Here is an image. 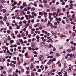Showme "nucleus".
I'll use <instances>...</instances> for the list:
<instances>
[{
  "mask_svg": "<svg viewBox=\"0 0 76 76\" xmlns=\"http://www.w3.org/2000/svg\"><path fill=\"white\" fill-rule=\"evenodd\" d=\"M0 12H3L4 13H6V9H2L0 10Z\"/></svg>",
  "mask_w": 76,
  "mask_h": 76,
  "instance_id": "1",
  "label": "nucleus"
},
{
  "mask_svg": "<svg viewBox=\"0 0 76 76\" xmlns=\"http://www.w3.org/2000/svg\"><path fill=\"white\" fill-rule=\"evenodd\" d=\"M43 12L44 14V17H45V18H47V13L45 12V11H43Z\"/></svg>",
  "mask_w": 76,
  "mask_h": 76,
  "instance_id": "2",
  "label": "nucleus"
},
{
  "mask_svg": "<svg viewBox=\"0 0 76 76\" xmlns=\"http://www.w3.org/2000/svg\"><path fill=\"white\" fill-rule=\"evenodd\" d=\"M15 72V73H19V75H20L21 73L20 71H18V69H16V71Z\"/></svg>",
  "mask_w": 76,
  "mask_h": 76,
  "instance_id": "3",
  "label": "nucleus"
},
{
  "mask_svg": "<svg viewBox=\"0 0 76 76\" xmlns=\"http://www.w3.org/2000/svg\"><path fill=\"white\" fill-rule=\"evenodd\" d=\"M50 24H52V23H51V22L49 21L47 23V26H50Z\"/></svg>",
  "mask_w": 76,
  "mask_h": 76,
  "instance_id": "4",
  "label": "nucleus"
},
{
  "mask_svg": "<svg viewBox=\"0 0 76 76\" xmlns=\"http://www.w3.org/2000/svg\"><path fill=\"white\" fill-rule=\"evenodd\" d=\"M52 11H56V8H55L54 7H53L52 8Z\"/></svg>",
  "mask_w": 76,
  "mask_h": 76,
  "instance_id": "5",
  "label": "nucleus"
},
{
  "mask_svg": "<svg viewBox=\"0 0 76 76\" xmlns=\"http://www.w3.org/2000/svg\"><path fill=\"white\" fill-rule=\"evenodd\" d=\"M31 47H32V48H34V47H35V44L34 43H31Z\"/></svg>",
  "mask_w": 76,
  "mask_h": 76,
  "instance_id": "6",
  "label": "nucleus"
},
{
  "mask_svg": "<svg viewBox=\"0 0 76 76\" xmlns=\"http://www.w3.org/2000/svg\"><path fill=\"white\" fill-rule=\"evenodd\" d=\"M1 3L3 4V3H6V1L4 0H1Z\"/></svg>",
  "mask_w": 76,
  "mask_h": 76,
  "instance_id": "7",
  "label": "nucleus"
},
{
  "mask_svg": "<svg viewBox=\"0 0 76 76\" xmlns=\"http://www.w3.org/2000/svg\"><path fill=\"white\" fill-rule=\"evenodd\" d=\"M44 57V55H41L40 56H38V58H39V59L41 60V57Z\"/></svg>",
  "mask_w": 76,
  "mask_h": 76,
  "instance_id": "8",
  "label": "nucleus"
},
{
  "mask_svg": "<svg viewBox=\"0 0 76 76\" xmlns=\"http://www.w3.org/2000/svg\"><path fill=\"white\" fill-rule=\"evenodd\" d=\"M33 3L32 2H30L28 4V6L29 7L31 6H32V5H33Z\"/></svg>",
  "mask_w": 76,
  "mask_h": 76,
  "instance_id": "9",
  "label": "nucleus"
},
{
  "mask_svg": "<svg viewBox=\"0 0 76 76\" xmlns=\"http://www.w3.org/2000/svg\"><path fill=\"white\" fill-rule=\"evenodd\" d=\"M60 10H61L60 9L58 8L57 10V13H60Z\"/></svg>",
  "mask_w": 76,
  "mask_h": 76,
  "instance_id": "10",
  "label": "nucleus"
},
{
  "mask_svg": "<svg viewBox=\"0 0 76 76\" xmlns=\"http://www.w3.org/2000/svg\"><path fill=\"white\" fill-rule=\"evenodd\" d=\"M11 63H14V64H16V61H11Z\"/></svg>",
  "mask_w": 76,
  "mask_h": 76,
  "instance_id": "11",
  "label": "nucleus"
},
{
  "mask_svg": "<svg viewBox=\"0 0 76 76\" xmlns=\"http://www.w3.org/2000/svg\"><path fill=\"white\" fill-rule=\"evenodd\" d=\"M70 26L69 24L67 25L66 26V28H70Z\"/></svg>",
  "mask_w": 76,
  "mask_h": 76,
  "instance_id": "12",
  "label": "nucleus"
},
{
  "mask_svg": "<svg viewBox=\"0 0 76 76\" xmlns=\"http://www.w3.org/2000/svg\"><path fill=\"white\" fill-rule=\"evenodd\" d=\"M71 24L72 25H76V23L74 22L73 21H71Z\"/></svg>",
  "mask_w": 76,
  "mask_h": 76,
  "instance_id": "13",
  "label": "nucleus"
},
{
  "mask_svg": "<svg viewBox=\"0 0 76 76\" xmlns=\"http://www.w3.org/2000/svg\"><path fill=\"white\" fill-rule=\"evenodd\" d=\"M50 26H51V28H52V29H53V28H54V25L52 24H50Z\"/></svg>",
  "mask_w": 76,
  "mask_h": 76,
  "instance_id": "14",
  "label": "nucleus"
},
{
  "mask_svg": "<svg viewBox=\"0 0 76 76\" xmlns=\"http://www.w3.org/2000/svg\"><path fill=\"white\" fill-rule=\"evenodd\" d=\"M31 11H32V12L34 11L35 10V8L34 7H33L32 8H31Z\"/></svg>",
  "mask_w": 76,
  "mask_h": 76,
  "instance_id": "15",
  "label": "nucleus"
},
{
  "mask_svg": "<svg viewBox=\"0 0 76 76\" xmlns=\"http://www.w3.org/2000/svg\"><path fill=\"white\" fill-rule=\"evenodd\" d=\"M23 7H25L26 5V2H24L23 4Z\"/></svg>",
  "mask_w": 76,
  "mask_h": 76,
  "instance_id": "16",
  "label": "nucleus"
},
{
  "mask_svg": "<svg viewBox=\"0 0 76 76\" xmlns=\"http://www.w3.org/2000/svg\"><path fill=\"white\" fill-rule=\"evenodd\" d=\"M21 63V62L20 61H18L17 62L18 64H19V65Z\"/></svg>",
  "mask_w": 76,
  "mask_h": 76,
  "instance_id": "17",
  "label": "nucleus"
},
{
  "mask_svg": "<svg viewBox=\"0 0 76 76\" xmlns=\"http://www.w3.org/2000/svg\"><path fill=\"white\" fill-rule=\"evenodd\" d=\"M33 53L35 54H38V52H37L36 51H34L33 52Z\"/></svg>",
  "mask_w": 76,
  "mask_h": 76,
  "instance_id": "18",
  "label": "nucleus"
},
{
  "mask_svg": "<svg viewBox=\"0 0 76 76\" xmlns=\"http://www.w3.org/2000/svg\"><path fill=\"white\" fill-rule=\"evenodd\" d=\"M66 21H67V23H69L70 21H69V20L68 19H67V18H66Z\"/></svg>",
  "mask_w": 76,
  "mask_h": 76,
  "instance_id": "19",
  "label": "nucleus"
},
{
  "mask_svg": "<svg viewBox=\"0 0 76 76\" xmlns=\"http://www.w3.org/2000/svg\"><path fill=\"white\" fill-rule=\"evenodd\" d=\"M75 35H76V34H75V33H73L72 34V37H75Z\"/></svg>",
  "mask_w": 76,
  "mask_h": 76,
  "instance_id": "20",
  "label": "nucleus"
},
{
  "mask_svg": "<svg viewBox=\"0 0 76 76\" xmlns=\"http://www.w3.org/2000/svg\"><path fill=\"white\" fill-rule=\"evenodd\" d=\"M44 3H45V4H46V3H47V1L46 0H44L43 1Z\"/></svg>",
  "mask_w": 76,
  "mask_h": 76,
  "instance_id": "21",
  "label": "nucleus"
},
{
  "mask_svg": "<svg viewBox=\"0 0 76 76\" xmlns=\"http://www.w3.org/2000/svg\"><path fill=\"white\" fill-rule=\"evenodd\" d=\"M34 66H33V64H31V65L30 66V68L31 69H33V68H34Z\"/></svg>",
  "mask_w": 76,
  "mask_h": 76,
  "instance_id": "22",
  "label": "nucleus"
},
{
  "mask_svg": "<svg viewBox=\"0 0 76 76\" xmlns=\"http://www.w3.org/2000/svg\"><path fill=\"white\" fill-rule=\"evenodd\" d=\"M39 6L40 7H44V6L42 4H39Z\"/></svg>",
  "mask_w": 76,
  "mask_h": 76,
  "instance_id": "23",
  "label": "nucleus"
},
{
  "mask_svg": "<svg viewBox=\"0 0 76 76\" xmlns=\"http://www.w3.org/2000/svg\"><path fill=\"white\" fill-rule=\"evenodd\" d=\"M34 6H35L36 7H37V4H36V3L34 2L33 4Z\"/></svg>",
  "mask_w": 76,
  "mask_h": 76,
  "instance_id": "24",
  "label": "nucleus"
},
{
  "mask_svg": "<svg viewBox=\"0 0 76 76\" xmlns=\"http://www.w3.org/2000/svg\"><path fill=\"white\" fill-rule=\"evenodd\" d=\"M31 75L32 76H34L35 75V73H34V72H31Z\"/></svg>",
  "mask_w": 76,
  "mask_h": 76,
  "instance_id": "25",
  "label": "nucleus"
},
{
  "mask_svg": "<svg viewBox=\"0 0 76 76\" xmlns=\"http://www.w3.org/2000/svg\"><path fill=\"white\" fill-rule=\"evenodd\" d=\"M16 17L17 19H20V17L18 15L16 16Z\"/></svg>",
  "mask_w": 76,
  "mask_h": 76,
  "instance_id": "26",
  "label": "nucleus"
},
{
  "mask_svg": "<svg viewBox=\"0 0 76 76\" xmlns=\"http://www.w3.org/2000/svg\"><path fill=\"white\" fill-rule=\"evenodd\" d=\"M21 26V25H19L17 27V29H19L20 28V27Z\"/></svg>",
  "mask_w": 76,
  "mask_h": 76,
  "instance_id": "27",
  "label": "nucleus"
},
{
  "mask_svg": "<svg viewBox=\"0 0 76 76\" xmlns=\"http://www.w3.org/2000/svg\"><path fill=\"white\" fill-rule=\"evenodd\" d=\"M19 41L20 42H23V40H22V39H19Z\"/></svg>",
  "mask_w": 76,
  "mask_h": 76,
  "instance_id": "28",
  "label": "nucleus"
},
{
  "mask_svg": "<svg viewBox=\"0 0 76 76\" xmlns=\"http://www.w3.org/2000/svg\"><path fill=\"white\" fill-rule=\"evenodd\" d=\"M47 18L45 17V22H47Z\"/></svg>",
  "mask_w": 76,
  "mask_h": 76,
  "instance_id": "29",
  "label": "nucleus"
},
{
  "mask_svg": "<svg viewBox=\"0 0 76 76\" xmlns=\"http://www.w3.org/2000/svg\"><path fill=\"white\" fill-rule=\"evenodd\" d=\"M56 56H57V57H58L60 56V54L58 53H56Z\"/></svg>",
  "mask_w": 76,
  "mask_h": 76,
  "instance_id": "30",
  "label": "nucleus"
},
{
  "mask_svg": "<svg viewBox=\"0 0 76 76\" xmlns=\"http://www.w3.org/2000/svg\"><path fill=\"white\" fill-rule=\"evenodd\" d=\"M21 19H20L21 20H22L24 19L25 18H24V17H22L21 18Z\"/></svg>",
  "mask_w": 76,
  "mask_h": 76,
  "instance_id": "31",
  "label": "nucleus"
},
{
  "mask_svg": "<svg viewBox=\"0 0 76 76\" xmlns=\"http://www.w3.org/2000/svg\"><path fill=\"white\" fill-rule=\"evenodd\" d=\"M23 23H24L25 24H26V23H27V21L26 20L23 21Z\"/></svg>",
  "mask_w": 76,
  "mask_h": 76,
  "instance_id": "32",
  "label": "nucleus"
},
{
  "mask_svg": "<svg viewBox=\"0 0 76 76\" xmlns=\"http://www.w3.org/2000/svg\"><path fill=\"white\" fill-rule=\"evenodd\" d=\"M6 24H7V26H10V24L8 22H7L6 23Z\"/></svg>",
  "mask_w": 76,
  "mask_h": 76,
  "instance_id": "33",
  "label": "nucleus"
},
{
  "mask_svg": "<svg viewBox=\"0 0 76 76\" xmlns=\"http://www.w3.org/2000/svg\"><path fill=\"white\" fill-rule=\"evenodd\" d=\"M10 31L9 30H7V33L8 34H10Z\"/></svg>",
  "mask_w": 76,
  "mask_h": 76,
  "instance_id": "34",
  "label": "nucleus"
},
{
  "mask_svg": "<svg viewBox=\"0 0 76 76\" xmlns=\"http://www.w3.org/2000/svg\"><path fill=\"white\" fill-rule=\"evenodd\" d=\"M68 52H70L72 51V49H69L68 50Z\"/></svg>",
  "mask_w": 76,
  "mask_h": 76,
  "instance_id": "35",
  "label": "nucleus"
},
{
  "mask_svg": "<svg viewBox=\"0 0 76 76\" xmlns=\"http://www.w3.org/2000/svg\"><path fill=\"white\" fill-rule=\"evenodd\" d=\"M0 24H1V25H2V24H3V23H3V21H1L0 22Z\"/></svg>",
  "mask_w": 76,
  "mask_h": 76,
  "instance_id": "36",
  "label": "nucleus"
},
{
  "mask_svg": "<svg viewBox=\"0 0 76 76\" xmlns=\"http://www.w3.org/2000/svg\"><path fill=\"white\" fill-rule=\"evenodd\" d=\"M74 16H75V14H74L72 16V19H75V17H74Z\"/></svg>",
  "mask_w": 76,
  "mask_h": 76,
  "instance_id": "37",
  "label": "nucleus"
},
{
  "mask_svg": "<svg viewBox=\"0 0 76 76\" xmlns=\"http://www.w3.org/2000/svg\"><path fill=\"white\" fill-rule=\"evenodd\" d=\"M73 57L74 58H76V54H74L73 55Z\"/></svg>",
  "mask_w": 76,
  "mask_h": 76,
  "instance_id": "38",
  "label": "nucleus"
},
{
  "mask_svg": "<svg viewBox=\"0 0 76 76\" xmlns=\"http://www.w3.org/2000/svg\"><path fill=\"white\" fill-rule=\"evenodd\" d=\"M3 6L1 5H0V9H3Z\"/></svg>",
  "mask_w": 76,
  "mask_h": 76,
  "instance_id": "39",
  "label": "nucleus"
},
{
  "mask_svg": "<svg viewBox=\"0 0 76 76\" xmlns=\"http://www.w3.org/2000/svg\"><path fill=\"white\" fill-rule=\"evenodd\" d=\"M61 15L62 16H63V13H60L59 14V16H60Z\"/></svg>",
  "mask_w": 76,
  "mask_h": 76,
  "instance_id": "40",
  "label": "nucleus"
},
{
  "mask_svg": "<svg viewBox=\"0 0 76 76\" xmlns=\"http://www.w3.org/2000/svg\"><path fill=\"white\" fill-rule=\"evenodd\" d=\"M21 37V35L20 34H18L17 35L18 38H20Z\"/></svg>",
  "mask_w": 76,
  "mask_h": 76,
  "instance_id": "41",
  "label": "nucleus"
},
{
  "mask_svg": "<svg viewBox=\"0 0 76 76\" xmlns=\"http://www.w3.org/2000/svg\"><path fill=\"white\" fill-rule=\"evenodd\" d=\"M56 13L55 12H53V13L52 15L53 16H54L56 15Z\"/></svg>",
  "mask_w": 76,
  "mask_h": 76,
  "instance_id": "42",
  "label": "nucleus"
},
{
  "mask_svg": "<svg viewBox=\"0 0 76 76\" xmlns=\"http://www.w3.org/2000/svg\"><path fill=\"white\" fill-rule=\"evenodd\" d=\"M62 10H63V12H64L66 11V8H63Z\"/></svg>",
  "mask_w": 76,
  "mask_h": 76,
  "instance_id": "43",
  "label": "nucleus"
},
{
  "mask_svg": "<svg viewBox=\"0 0 76 76\" xmlns=\"http://www.w3.org/2000/svg\"><path fill=\"white\" fill-rule=\"evenodd\" d=\"M54 24L55 25H56L57 26V22H55Z\"/></svg>",
  "mask_w": 76,
  "mask_h": 76,
  "instance_id": "44",
  "label": "nucleus"
},
{
  "mask_svg": "<svg viewBox=\"0 0 76 76\" xmlns=\"http://www.w3.org/2000/svg\"><path fill=\"white\" fill-rule=\"evenodd\" d=\"M28 38H31V34H29L28 36Z\"/></svg>",
  "mask_w": 76,
  "mask_h": 76,
  "instance_id": "45",
  "label": "nucleus"
},
{
  "mask_svg": "<svg viewBox=\"0 0 76 76\" xmlns=\"http://www.w3.org/2000/svg\"><path fill=\"white\" fill-rule=\"evenodd\" d=\"M10 42L11 43H14V41L13 40H11Z\"/></svg>",
  "mask_w": 76,
  "mask_h": 76,
  "instance_id": "46",
  "label": "nucleus"
},
{
  "mask_svg": "<svg viewBox=\"0 0 76 76\" xmlns=\"http://www.w3.org/2000/svg\"><path fill=\"white\" fill-rule=\"evenodd\" d=\"M26 73H27V74H29L30 72L29 71H27L26 72Z\"/></svg>",
  "mask_w": 76,
  "mask_h": 76,
  "instance_id": "47",
  "label": "nucleus"
},
{
  "mask_svg": "<svg viewBox=\"0 0 76 76\" xmlns=\"http://www.w3.org/2000/svg\"><path fill=\"white\" fill-rule=\"evenodd\" d=\"M13 46L15 48H16V47H17V45L15 44L13 45Z\"/></svg>",
  "mask_w": 76,
  "mask_h": 76,
  "instance_id": "48",
  "label": "nucleus"
},
{
  "mask_svg": "<svg viewBox=\"0 0 76 76\" xmlns=\"http://www.w3.org/2000/svg\"><path fill=\"white\" fill-rule=\"evenodd\" d=\"M27 15H29V14H30V12H29V11H27Z\"/></svg>",
  "mask_w": 76,
  "mask_h": 76,
  "instance_id": "49",
  "label": "nucleus"
},
{
  "mask_svg": "<svg viewBox=\"0 0 76 76\" xmlns=\"http://www.w3.org/2000/svg\"><path fill=\"white\" fill-rule=\"evenodd\" d=\"M56 50V48H53V51H55Z\"/></svg>",
  "mask_w": 76,
  "mask_h": 76,
  "instance_id": "50",
  "label": "nucleus"
},
{
  "mask_svg": "<svg viewBox=\"0 0 76 76\" xmlns=\"http://www.w3.org/2000/svg\"><path fill=\"white\" fill-rule=\"evenodd\" d=\"M72 51H75V47L72 48Z\"/></svg>",
  "mask_w": 76,
  "mask_h": 76,
  "instance_id": "51",
  "label": "nucleus"
},
{
  "mask_svg": "<svg viewBox=\"0 0 76 76\" xmlns=\"http://www.w3.org/2000/svg\"><path fill=\"white\" fill-rule=\"evenodd\" d=\"M48 55H49V54H48V55L47 56V58H50V56Z\"/></svg>",
  "mask_w": 76,
  "mask_h": 76,
  "instance_id": "52",
  "label": "nucleus"
},
{
  "mask_svg": "<svg viewBox=\"0 0 76 76\" xmlns=\"http://www.w3.org/2000/svg\"><path fill=\"white\" fill-rule=\"evenodd\" d=\"M34 22H35V20H34V19H32L31 20V22H32V23H34Z\"/></svg>",
  "mask_w": 76,
  "mask_h": 76,
  "instance_id": "53",
  "label": "nucleus"
},
{
  "mask_svg": "<svg viewBox=\"0 0 76 76\" xmlns=\"http://www.w3.org/2000/svg\"><path fill=\"white\" fill-rule=\"evenodd\" d=\"M27 9L28 10H29L31 9V8H30L29 7H28L27 8Z\"/></svg>",
  "mask_w": 76,
  "mask_h": 76,
  "instance_id": "54",
  "label": "nucleus"
},
{
  "mask_svg": "<svg viewBox=\"0 0 76 76\" xmlns=\"http://www.w3.org/2000/svg\"><path fill=\"white\" fill-rule=\"evenodd\" d=\"M50 21H52V20H53V17H51V18H50Z\"/></svg>",
  "mask_w": 76,
  "mask_h": 76,
  "instance_id": "55",
  "label": "nucleus"
},
{
  "mask_svg": "<svg viewBox=\"0 0 76 76\" xmlns=\"http://www.w3.org/2000/svg\"><path fill=\"white\" fill-rule=\"evenodd\" d=\"M62 22L63 23V24H66V23L65 22H64V21H63V20L62 21Z\"/></svg>",
  "mask_w": 76,
  "mask_h": 76,
  "instance_id": "56",
  "label": "nucleus"
},
{
  "mask_svg": "<svg viewBox=\"0 0 76 76\" xmlns=\"http://www.w3.org/2000/svg\"><path fill=\"white\" fill-rule=\"evenodd\" d=\"M42 27L41 26H40L39 27V29H40V30H42Z\"/></svg>",
  "mask_w": 76,
  "mask_h": 76,
  "instance_id": "57",
  "label": "nucleus"
},
{
  "mask_svg": "<svg viewBox=\"0 0 76 76\" xmlns=\"http://www.w3.org/2000/svg\"><path fill=\"white\" fill-rule=\"evenodd\" d=\"M24 11L25 12V11H27V10H27V8H25L24 9Z\"/></svg>",
  "mask_w": 76,
  "mask_h": 76,
  "instance_id": "58",
  "label": "nucleus"
},
{
  "mask_svg": "<svg viewBox=\"0 0 76 76\" xmlns=\"http://www.w3.org/2000/svg\"><path fill=\"white\" fill-rule=\"evenodd\" d=\"M28 53L27 52L25 54V56H26V57H27L28 56Z\"/></svg>",
  "mask_w": 76,
  "mask_h": 76,
  "instance_id": "59",
  "label": "nucleus"
},
{
  "mask_svg": "<svg viewBox=\"0 0 76 76\" xmlns=\"http://www.w3.org/2000/svg\"><path fill=\"white\" fill-rule=\"evenodd\" d=\"M21 35L22 36V37H24V35H25V34H24V33H23L22 34H21Z\"/></svg>",
  "mask_w": 76,
  "mask_h": 76,
  "instance_id": "60",
  "label": "nucleus"
},
{
  "mask_svg": "<svg viewBox=\"0 0 76 76\" xmlns=\"http://www.w3.org/2000/svg\"><path fill=\"white\" fill-rule=\"evenodd\" d=\"M35 63H37L38 64L39 63V62L38 61H35Z\"/></svg>",
  "mask_w": 76,
  "mask_h": 76,
  "instance_id": "61",
  "label": "nucleus"
},
{
  "mask_svg": "<svg viewBox=\"0 0 76 76\" xmlns=\"http://www.w3.org/2000/svg\"><path fill=\"white\" fill-rule=\"evenodd\" d=\"M41 72V69H39L38 70V72Z\"/></svg>",
  "mask_w": 76,
  "mask_h": 76,
  "instance_id": "62",
  "label": "nucleus"
},
{
  "mask_svg": "<svg viewBox=\"0 0 76 76\" xmlns=\"http://www.w3.org/2000/svg\"><path fill=\"white\" fill-rule=\"evenodd\" d=\"M58 20L59 21H61V18H58Z\"/></svg>",
  "mask_w": 76,
  "mask_h": 76,
  "instance_id": "63",
  "label": "nucleus"
},
{
  "mask_svg": "<svg viewBox=\"0 0 76 76\" xmlns=\"http://www.w3.org/2000/svg\"><path fill=\"white\" fill-rule=\"evenodd\" d=\"M52 15V13L50 12L49 13V16H51Z\"/></svg>",
  "mask_w": 76,
  "mask_h": 76,
  "instance_id": "64",
  "label": "nucleus"
}]
</instances>
